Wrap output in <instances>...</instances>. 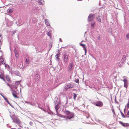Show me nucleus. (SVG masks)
Masks as SVG:
<instances>
[{
	"label": "nucleus",
	"mask_w": 129,
	"mask_h": 129,
	"mask_svg": "<svg viewBox=\"0 0 129 129\" xmlns=\"http://www.w3.org/2000/svg\"><path fill=\"white\" fill-rule=\"evenodd\" d=\"M65 114L67 116V117L65 116L62 115L61 117L66 118L67 119H68L70 120L71 119L74 117V114L73 113H71L69 111H66L65 112Z\"/></svg>",
	"instance_id": "f257e3e1"
},
{
	"label": "nucleus",
	"mask_w": 129,
	"mask_h": 129,
	"mask_svg": "<svg viewBox=\"0 0 129 129\" xmlns=\"http://www.w3.org/2000/svg\"><path fill=\"white\" fill-rule=\"evenodd\" d=\"M69 54L68 53H67L66 52L64 53H63V59L64 63H66L68 62L69 61L68 58Z\"/></svg>",
	"instance_id": "f03ea898"
},
{
	"label": "nucleus",
	"mask_w": 129,
	"mask_h": 129,
	"mask_svg": "<svg viewBox=\"0 0 129 129\" xmlns=\"http://www.w3.org/2000/svg\"><path fill=\"white\" fill-rule=\"evenodd\" d=\"M94 16V14H90L88 17V21L90 22L93 20Z\"/></svg>",
	"instance_id": "7ed1b4c3"
},
{
	"label": "nucleus",
	"mask_w": 129,
	"mask_h": 129,
	"mask_svg": "<svg viewBox=\"0 0 129 129\" xmlns=\"http://www.w3.org/2000/svg\"><path fill=\"white\" fill-rule=\"evenodd\" d=\"M74 86L72 84L70 83H69L66 85L65 87L64 88L66 89H67L69 88H73L74 87Z\"/></svg>",
	"instance_id": "20e7f679"
},
{
	"label": "nucleus",
	"mask_w": 129,
	"mask_h": 129,
	"mask_svg": "<svg viewBox=\"0 0 129 129\" xmlns=\"http://www.w3.org/2000/svg\"><path fill=\"white\" fill-rule=\"evenodd\" d=\"M103 105V103L101 101H99L96 102L95 106L98 107H102Z\"/></svg>",
	"instance_id": "39448f33"
},
{
	"label": "nucleus",
	"mask_w": 129,
	"mask_h": 129,
	"mask_svg": "<svg viewBox=\"0 0 129 129\" xmlns=\"http://www.w3.org/2000/svg\"><path fill=\"white\" fill-rule=\"evenodd\" d=\"M83 41H82L81 43H80V44L81 46L83 47L84 48L83 49L85 51V55H86V53L87 52L86 47L85 45V44L81 43Z\"/></svg>",
	"instance_id": "423d86ee"
},
{
	"label": "nucleus",
	"mask_w": 129,
	"mask_h": 129,
	"mask_svg": "<svg viewBox=\"0 0 129 129\" xmlns=\"http://www.w3.org/2000/svg\"><path fill=\"white\" fill-rule=\"evenodd\" d=\"M40 59L39 58L37 57H35L31 58L32 61L33 62H37Z\"/></svg>",
	"instance_id": "0eeeda50"
},
{
	"label": "nucleus",
	"mask_w": 129,
	"mask_h": 129,
	"mask_svg": "<svg viewBox=\"0 0 129 129\" xmlns=\"http://www.w3.org/2000/svg\"><path fill=\"white\" fill-rule=\"evenodd\" d=\"M127 81V79L125 78H124L123 80V81L124 82V86L126 88H127V87L128 83Z\"/></svg>",
	"instance_id": "6e6552de"
},
{
	"label": "nucleus",
	"mask_w": 129,
	"mask_h": 129,
	"mask_svg": "<svg viewBox=\"0 0 129 129\" xmlns=\"http://www.w3.org/2000/svg\"><path fill=\"white\" fill-rule=\"evenodd\" d=\"M11 73L12 75L13 74H15L16 76H19V72L18 71H12L11 72Z\"/></svg>",
	"instance_id": "1a4fd4ad"
},
{
	"label": "nucleus",
	"mask_w": 129,
	"mask_h": 129,
	"mask_svg": "<svg viewBox=\"0 0 129 129\" xmlns=\"http://www.w3.org/2000/svg\"><path fill=\"white\" fill-rule=\"evenodd\" d=\"M16 93V92L15 90L13 91L12 94L13 96L15 98H18L19 97L17 96Z\"/></svg>",
	"instance_id": "9d476101"
},
{
	"label": "nucleus",
	"mask_w": 129,
	"mask_h": 129,
	"mask_svg": "<svg viewBox=\"0 0 129 129\" xmlns=\"http://www.w3.org/2000/svg\"><path fill=\"white\" fill-rule=\"evenodd\" d=\"M14 11L13 8H11L10 7L8 8L7 10V12L8 13H12Z\"/></svg>",
	"instance_id": "9b49d317"
},
{
	"label": "nucleus",
	"mask_w": 129,
	"mask_h": 129,
	"mask_svg": "<svg viewBox=\"0 0 129 129\" xmlns=\"http://www.w3.org/2000/svg\"><path fill=\"white\" fill-rule=\"evenodd\" d=\"M73 64L72 63H71L69 64L68 66L69 69L70 71L72 70V69L73 67Z\"/></svg>",
	"instance_id": "f8f14e48"
},
{
	"label": "nucleus",
	"mask_w": 129,
	"mask_h": 129,
	"mask_svg": "<svg viewBox=\"0 0 129 129\" xmlns=\"http://www.w3.org/2000/svg\"><path fill=\"white\" fill-rule=\"evenodd\" d=\"M47 26H50V24L48 22L49 20L48 19H45L44 20Z\"/></svg>",
	"instance_id": "ddd939ff"
},
{
	"label": "nucleus",
	"mask_w": 129,
	"mask_h": 129,
	"mask_svg": "<svg viewBox=\"0 0 129 129\" xmlns=\"http://www.w3.org/2000/svg\"><path fill=\"white\" fill-rule=\"evenodd\" d=\"M37 8L36 7H34L33 8L32 10V11L34 13L37 12Z\"/></svg>",
	"instance_id": "4468645a"
},
{
	"label": "nucleus",
	"mask_w": 129,
	"mask_h": 129,
	"mask_svg": "<svg viewBox=\"0 0 129 129\" xmlns=\"http://www.w3.org/2000/svg\"><path fill=\"white\" fill-rule=\"evenodd\" d=\"M10 117L11 118H12V119L13 120V122H15L18 124H19L20 123V121L16 119L15 120V121H14L13 119V118L12 116H10Z\"/></svg>",
	"instance_id": "2eb2a0df"
},
{
	"label": "nucleus",
	"mask_w": 129,
	"mask_h": 129,
	"mask_svg": "<svg viewBox=\"0 0 129 129\" xmlns=\"http://www.w3.org/2000/svg\"><path fill=\"white\" fill-rule=\"evenodd\" d=\"M6 78L7 81L9 82H10L11 81L9 78V76L8 75H6Z\"/></svg>",
	"instance_id": "dca6fc26"
},
{
	"label": "nucleus",
	"mask_w": 129,
	"mask_h": 129,
	"mask_svg": "<svg viewBox=\"0 0 129 129\" xmlns=\"http://www.w3.org/2000/svg\"><path fill=\"white\" fill-rule=\"evenodd\" d=\"M2 44V40H1V39H0V49H1V46ZM0 52H1L2 54V55L3 53V52L1 51V50H0Z\"/></svg>",
	"instance_id": "f3484780"
},
{
	"label": "nucleus",
	"mask_w": 129,
	"mask_h": 129,
	"mask_svg": "<svg viewBox=\"0 0 129 129\" xmlns=\"http://www.w3.org/2000/svg\"><path fill=\"white\" fill-rule=\"evenodd\" d=\"M25 61L26 64H29V60L27 58H25Z\"/></svg>",
	"instance_id": "a211bd4d"
},
{
	"label": "nucleus",
	"mask_w": 129,
	"mask_h": 129,
	"mask_svg": "<svg viewBox=\"0 0 129 129\" xmlns=\"http://www.w3.org/2000/svg\"><path fill=\"white\" fill-rule=\"evenodd\" d=\"M20 82H21V81H16L15 82V84L17 86L18 85H19L20 84Z\"/></svg>",
	"instance_id": "6ab92c4d"
},
{
	"label": "nucleus",
	"mask_w": 129,
	"mask_h": 129,
	"mask_svg": "<svg viewBox=\"0 0 129 129\" xmlns=\"http://www.w3.org/2000/svg\"><path fill=\"white\" fill-rule=\"evenodd\" d=\"M120 111L121 114L122 116L123 117L125 118L126 117H129V116H125V115H124L123 113L120 110Z\"/></svg>",
	"instance_id": "aec40b11"
},
{
	"label": "nucleus",
	"mask_w": 129,
	"mask_h": 129,
	"mask_svg": "<svg viewBox=\"0 0 129 129\" xmlns=\"http://www.w3.org/2000/svg\"><path fill=\"white\" fill-rule=\"evenodd\" d=\"M129 126V124L128 123H124L123 126L124 127L128 126Z\"/></svg>",
	"instance_id": "412c9836"
},
{
	"label": "nucleus",
	"mask_w": 129,
	"mask_h": 129,
	"mask_svg": "<svg viewBox=\"0 0 129 129\" xmlns=\"http://www.w3.org/2000/svg\"><path fill=\"white\" fill-rule=\"evenodd\" d=\"M59 107L58 105V104H57L55 106V109L56 111H57L58 109H59Z\"/></svg>",
	"instance_id": "4be33fe9"
},
{
	"label": "nucleus",
	"mask_w": 129,
	"mask_h": 129,
	"mask_svg": "<svg viewBox=\"0 0 129 129\" xmlns=\"http://www.w3.org/2000/svg\"><path fill=\"white\" fill-rule=\"evenodd\" d=\"M99 123L103 125L106 126L105 123L103 121H102L101 120V121Z\"/></svg>",
	"instance_id": "5701e85b"
},
{
	"label": "nucleus",
	"mask_w": 129,
	"mask_h": 129,
	"mask_svg": "<svg viewBox=\"0 0 129 129\" xmlns=\"http://www.w3.org/2000/svg\"><path fill=\"white\" fill-rule=\"evenodd\" d=\"M35 76L36 78V80H37V81H38L39 79V77L38 76V75L37 74H36Z\"/></svg>",
	"instance_id": "b1692460"
},
{
	"label": "nucleus",
	"mask_w": 129,
	"mask_h": 129,
	"mask_svg": "<svg viewBox=\"0 0 129 129\" xmlns=\"http://www.w3.org/2000/svg\"><path fill=\"white\" fill-rule=\"evenodd\" d=\"M100 16H99V17L97 18V20L98 21L100 22H101V18H100Z\"/></svg>",
	"instance_id": "393cba45"
},
{
	"label": "nucleus",
	"mask_w": 129,
	"mask_h": 129,
	"mask_svg": "<svg viewBox=\"0 0 129 129\" xmlns=\"http://www.w3.org/2000/svg\"><path fill=\"white\" fill-rule=\"evenodd\" d=\"M47 35L50 37H51V33L50 32V31L47 32L46 33Z\"/></svg>",
	"instance_id": "a878e982"
},
{
	"label": "nucleus",
	"mask_w": 129,
	"mask_h": 129,
	"mask_svg": "<svg viewBox=\"0 0 129 129\" xmlns=\"http://www.w3.org/2000/svg\"><path fill=\"white\" fill-rule=\"evenodd\" d=\"M126 39L127 40L129 39V34L127 33L126 34Z\"/></svg>",
	"instance_id": "bb28decb"
},
{
	"label": "nucleus",
	"mask_w": 129,
	"mask_h": 129,
	"mask_svg": "<svg viewBox=\"0 0 129 129\" xmlns=\"http://www.w3.org/2000/svg\"><path fill=\"white\" fill-rule=\"evenodd\" d=\"M12 86L14 88H15V89H16L18 87V86L16 85L15 84V85H12Z\"/></svg>",
	"instance_id": "cd10ccee"
},
{
	"label": "nucleus",
	"mask_w": 129,
	"mask_h": 129,
	"mask_svg": "<svg viewBox=\"0 0 129 129\" xmlns=\"http://www.w3.org/2000/svg\"><path fill=\"white\" fill-rule=\"evenodd\" d=\"M74 94V98L75 100H76V99L77 96V95L76 94H75V93H73Z\"/></svg>",
	"instance_id": "c85d7f7f"
},
{
	"label": "nucleus",
	"mask_w": 129,
	"mask_h": 129,
	"mask_svg": "<svg viewBox=\"0 0 129 129\" xmlns=\"http://www.w3.org/2000/svg\"><path fill=\"white\" fill-rule=\"evenodd\" d=\"M126 58V56L125 55H124L123 56V57H122V59L123 61H124L125 60V58Z\"/></svg>",
	"instance_id": "c756f323"
},
{
	"label": "nucleus",
	"mask_w": 129,
	"mask_h": 129,
	"mask_svg": "<svg viewBox=\"0 0 129 129\" xmlns=\"http://www.w3.org/2000/svg\"><path fill=\"white\" fill-rule=\"evenodd\" d=\"M75 81L76 83H78L79 82V80L78 79H75Z\"/></svg>",
	"instance_id": "7c9ffc66"
},
{
	"label": "nucleus",
	"mask_w": 129,
	"mask_h": 129,
	"mask_svg": "<svg viewBox=\"0 0 129 129\" xmlns=\"http://www.w3.org/2000/svg\"><path fill=\"white\" fill-rule=\"evenodd\" d=\"M127 108H129V99L128 100V102L127 104Z\"/></svg>",
	"instance_id": "2f4dec72"
},
{
	"label": "nucleus",
	"mask_w": 129,
	"mask_h": 129,
	"mask_svg": "<svg viewBox=\"0 0 129 129\" xmlns=\"http://www.w3.org/2000/svg\"><path fill=\"white\" fill-rule=\"evenodd\" d=\"M3 76L2 74V73H1L0 74V78L1 79H3Z\"/></svg>",
	"instance_id": "473e14b6"
},
{
	"label": "nucleus",
	"mask_w": 129,
	"mask_h": 129,
	"mask_svg": "<svg viewBox=\"0 0 129 129\" xmlns=\"http://www.w3.org/2000/svg\"><path fill=\"white\" fill-rule=\"evenodd\" d=\"M119 122L120 124H121L122 126L123 124L124 123H123V122L120 121H119Z\"/></svg>",
	"instance_id": "72a5a7b5"
},
{
	"label": "nucleus",
	"mask_w": 129,
	"mask_h": 129,
	"mask_svg": "<svg viewBox=\"0 0 129 129\" xmlns=\"http://www.w3.org/2000/svg\"><path fill=\"white\" fill-rule=\"evenodd\" d=\"M95 120L96 122H98L99 123H100V122L101 121L100 120H99L98 119H95Z\"/></svg>",
	"instance_id": "f704fd0d"
},
{
	"label": "nucleus",
	"mask_w": 129,
	"mask_h": 129,
	"mask_svg": "<svg viewBox=\"0 0 129 129\" xmlns=\"http://www.w3.org/2000/svg\"><path fill=\"white\" fill-rule=\"evenodd\" d=\"M4 100H5L7 102V103H9V102L8 100L6 98H5L4 99Z\"/></svg>",
	"instance_id": "c9c22d12"
},
{
	"label": "nucleus",
	"mask_w": 129,
	"mask_h": 129,
	"mask_svg": "<svg viewBox=\"0 0 129 129\" xmlns=\"http://www.w3.org/2000/svg\"><path fill=\"white\" fill-rule=\"evenodd\" d=\"M6 83L7 85L11 89H12V88H11V87L10 85L8 83H7V82Z\"/></svg>",
	"instance_id": "e433bc0d"
},
{
	"label": "nucleus",
	"mask_w": 129,
	"mask_h": 129,
	"mask_svg": "<svg viewBox=\"0 0 129 129\" xmlns=\"http://www.w3.org/2000/svg\"><path fill=\"white\" fill-rule=\"evenodd\" d=\"M5 66L6 67H9V65L7 64H5Z\"/></svg>",
	"instance_id": "4c0bfd02"
},
{
	"label": "nucleus",
	"mask_w": 129,
	"mask_h": 129,
	"mask_svg": "<svg viewBox=\"0 0 129 129\" xmlns=\"http://www.w3.org/2000/svg\"><path fill=\"white\" fill-rule=\"evenodd\" d=\"M91 26L92 27H93L94 24V22L93 23H91Z\"/></svg>",
	"instance_id": "58836bf2"
},
{
	"label": "nucleus",
	"mask_w": 129,
	"mask_h": 129,
	"mask_svg": "<svg viewBox=\"0 0 129 129\" xmlns=\"http://www.w3.org/2000/svg\"><path fill=\"white\" fill-rule=\"evenodd\" d=\"M59 54H60V53L59 52H58V54H56V55H55V57H57V56L59 57Z\"/></svg>",
	"instance_id": "ea45409f"
},
{
	"label": "nucleus",
	"mask_w": 129,
	"mask_h": 129,
	"mask_svg": "<svg viewBox=\"0 0 129 129\" xmlns=\"http://www.w3.org/2000/svg\"><path fill=\"white\" fill-rule=\"evenodd\" d=\"M66 103L65 104H67L68 103V99L67 97H66Z\"/></svg>",
	"instance_id": "a19ab883"
},
{
	"label": "nucleus",
	"mask_w": 129,
	"mask_h": 129,
	"mask_svg": "<svg viewBox=\"0 0 129 129\" xmlns=\"http://www.w3.org/2000/svg\"><path fill=\"white\" fill-rule=\"evenodd\" d=\"M0 94L3 98L4 99L6 98L1 93H0Z\"/></svg>",
	"instance_id": "79ce46f5"
},
{
	"label": "nucleus",
	"mask_w": 129,
	"mask_h": 129,
	"mask_svg": "<svg viewBox=\"0 0 129 129\" xmlns=\"http://www.w3.org/2000/svg\"><path fill=\"white\" fill-rule=\"evenodd\" d=\"M5 59L4 58H2V60L1 61V62L3 63V62H4V60Z\"/></svg>",
	"instance_id": "37998d69"
},
{
	"label": "nucleus",
	"mask_w": 129,
	"mask_h": 129,
	"mask_svg": "<svg viewBox=\"0 0 129 129\" xmlns=\"http://www.w3.org/2000/svg\"><path fill=\"white\" fill-rule=\"evenodd\" d=\"M59 57L58 56L56 57V58L58 61L60 60V58H59Z\"/></svg>",
	"instance_id": "c03bdc74"
},
{
	"label": "nucleus",
	"mask_w": 129,
	"mask_h": 129,
	"mask_svg": "<svg viewBox=\"0 0 129 129\" xmlns=\"http://www.w3.org/2000/svg\"><path fill=\"white\" fill-rule=\"evenodd\" d=\"M43 0H39V1L38 2V3L40 2V4H43L41 2H40V1H42Z\"/></svg>",
	"instance_id": "a18cd8bd"
},
{
	"label": "nucleus",
	"mask_w": 129,
	"mask_h": 129,
	"mask_svg": "<svg viewBox=\"0 0 129 129\" xmlns=\"http://www.w3.org/2000/svg\"><path fill=\"white\" fill-rule=\"evenodd\" d=\"M112 112H113V113H114V114L115 115V112L114 111V109H112Z\"/></svg>",
	"instance_id": "49530a36"
},
{
	"label": "nucleus",
	"mask_w": 129,
	"mask_h": 129,
	"mask_svg": "<svg viewBox=\"0 0 129 129\" xmlns=\"http://www.w3.org/2000/svg\"><path fill=\"white\" fill-rule=\"evenodd\" d=\"M33 124V123L31 121H30L29 122V124L30 125H32Z\"/></svg>",
	"instance_id": "de8ad7c7"
},
{
	"label": "nucleus",
	"mask_w": 129,
	"mask_h": 129,
	"mask_svg": "<svg viewBox=\"0 0 129 129\" xmlns=\"http://www.w3.org/2000/svg\"><path fill=\"white\" fill-rule=\"evenodd\" d=\"M97 39L99 40H100L101 39L100 36H98L97 38Z\"/></svg>",
	"instance_id": "09e8293b"
},
{
	"label": "nucleus",
	"mask_w": 129,
	"mask_h": 129,
	"mask_svg": "<svg viewBox=\"0 0 129 129\" xmlns=\"http://www.w3.org/2000/svg\"><path fill=\"white\" fill-rule=\"evenodd\" d=\"M126 106H125V108L124 109V112L125 113H126Z\"/></svg>",
	"instance_id": "8fccbe9b"
},
{
	"label": "nucleus",
	"mask_w": 129,
	"mask_h": 129,
	"mask_svg": "<svg viewBox=\"0 0 129 129\" xmlns=\"http://www.w3.org/2000/svg\"><path fill=\"white\" fill-rule=\"evenodd\" d=\"M3 56H1L0 57V61H1L2 60V58H2V57Z\"/></svg>",
	"instance_id": "3c124183"
},
{
	"label": "nucleus",
	"mask_w": 129,
	"mask_h": 129,
	"mask_svg": "<svg viewBox=\"0 0 129 129\" xmlns=\"http://www.w3.org/2000/svg\"><path fill=\"white\" fill-rule=\"evenodd\" d=\"M92 103L93 104L95 105V104H96V102L95 103V102H92Z\"/></svg>",
	"instance_id": "603ef678"
},
{
	"label": "nucleus",
	"mask_w": 129,
	"mask_h": 129,
	"mask_svg": "<svg viewBox=\"0 0 129 129\" xmlns=\"http://www.w3.org/2000/svg\"><path fill=\"white\" fill-rule=\"evenodd\" d=\"M127 115H129V110L127 112Z\"/></svg>",
	"instance_id": "864d4df0"
},
{
	"label": "nucleus",
	"mask_w": 129,
	"mask_h": 129,
	"mask_svg": "<svg viewBox=\"0 0 129 129\" xmlns=\"http://www.w3.org/2000/svg\"><path fill=\"white\" fill-rule=\"evenodd\" d=\"M16 31H13V34H14L15 33H16Z\"/></svg>",
	"instance_id": "5fc2aeb1"
},
{
	"label": "nucleus",
	"mask_w": 129,
	"mask_h": 129,
	"mask_svg": "<svg viewBox=\"0 0 129 129\" xmlns=\"http://www.w3.org/2000/svg\"><path fill=\"white\" fill-rule=\"evenodd\" d=\"M2 79L3 80H4V81H5L6 82V81H5V79L4 78H3V79Z\"/></svg>",
	"instance_id": "6e6d98bb"
},
{
	"label": "nucleus",
	"mask_w": 129,
	"mask_h": 129,
	"mask_svg": "<svg viewBox=\"0 0 129 129\" xmlns=\"http://www.w3.org/2000/svg\"><path fill=\"white\" fill-rule=\"evenodd\" d=\"M62 115L60 114H58V116H59V117H61V116H62Z\"/></svg>",
	"instance_id": "4d7b16f0"
},
{
	"label": "nucleus",
	"mask_w": 129,
	"mask_h": 129,
	"mask_svg": "<svg viewBox=\"0 0 129 129\" xmlns=\"http://www.w3.org/2000/svg\"><path fill=\"white\" fill-rule=\"evenodd\" d=\"M25 102L26 103H27V104H29V103L27 101H25Z\"/></svg>",
	"instance_id": "13d9d810"
},
{
	"label": "nucleus",
	"mask_w": 129,
	"mask_h": 129,
	"mask_svg": "<svg viewBox=\"0 0 129 129\" xmlns=\"http://www.w3.org/2000/svg\"><path fill=\"white\" fill-rule=\"evenodd\" d=\"M3 63L1 62V61H0V66H1L2 65V64Z\"/></svg>",
	"instance_id": "bf43d9fd"
},
{
	"label": "nucleus",
	"mask_w": 129,
	"mask_h": 129,
	"mask_svg": "<svg viewBox=\"0 0 129 129\" xmlns=\"http://www.w3.org/2000/svg\"><path fill=\"white\" fill-rule=\"evenodd\" d=\"M59 40V41H60V42H62V41L61 40V38H60Z\"/></svg>",
	"instance_id": "052dcab7"
},
{
	"label": "nucleus",
	"mask_w": 129,
	"mask_h": 129,
	"mask_svg": "<svg viewBox=\"0 0 129 129\" xmlns=\"http://www.w3.org/2000/svg\"><path fill=\"white\" fill-rule=\"evenodd\" d=\"M38 107L40 109H41L42 110L43 109L42 107H40L39 106Z\"/></svg>",
	"instance_id": "680f3d73"
},
{
	"label": "nucleus",
	"mask_w": 129,
	"mask_h": 129,
	"mask_svg": "<svg viewBox=\"0 0 129 129\" xmlns=\"http://www.w3.org/2000/svg\"><path fill=\"white\" fill-rule=\"evenodd\" d=\"M42 110H43L44 111H45V112L46 111V110H45L44 109H42Z\"/></svg>",
	"instance_id": "e2e57ef3"
},
{
	"label": "nucleus",
	"mask_w": 129,
	"mask_h": 129,
	"mask_svg": "<svg viewBox=\"0 0 129 129\" xmlns=\"http://www.w3.org/2000/svg\"><path fill=\"white\" fill-rule=\"evenodd\" d=\"M2 64L5 65V64H6V62H3V63H2Z\"/></svg>",
	"instance_id": "0e129e2a"
},
{
	"label": "nucleus",
	"mask_w": 129,
	"mask_h": 129,
	"mask_svg": "<svg viewBox=\"0 0 129 129\" xmlns=\"http://www.w3.org/2000/svg\"><path fill=\"white\" fill-rule=\"evenodd\" d=\"M115 102L116 103H118V102L116 101V99H115Z\"/></svg>",
	"instance_id": "69168bd1"
},
{
	"label": "nucleus",
	"mask_w": 129,
	"mask_h": 129,
	"mask_svg": "<svg viewBox=\"0 0 129 129\" xmlns=\"http://www.w3.org/2000/svg\"><path fill=\"white\" fill-rule=\"evenodd\" d=\"M10 105V106H11V107H12L14 108L13 106H12L11 104Z\"/></svg>",
	"instance_id": "338daca9"
},
{
	"label": "nucleus",
	"mask_w": 129,
	"mask_h": 129,
	"mask_svg": "<svg viewBox=\"0 0 129 129\" xmlns=\"http://www.w3.org/2000/svg\"><path fill=\"white\" fill-rule=\"evenodd\" d=\"M9 105L11 104L9 102L8 103Z\"/></svg>",
	"instance_id": "774afa93"
}]
</instances>
